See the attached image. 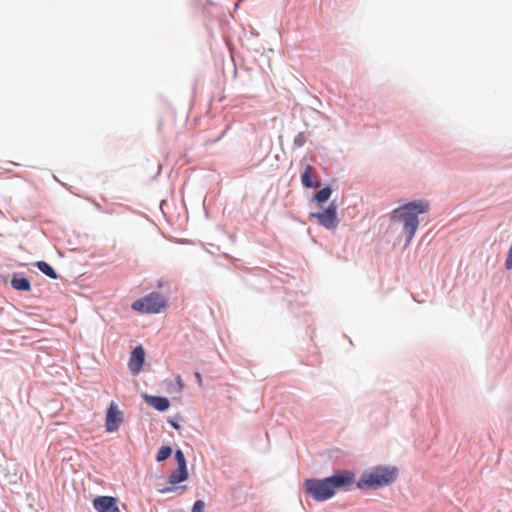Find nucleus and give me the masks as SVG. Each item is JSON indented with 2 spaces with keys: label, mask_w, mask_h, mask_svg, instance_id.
I'll return each mask as SVG.
<instances>
[{
  "label": "nucleus",
  "mask_w": 512,
  "mask_h": 512,
  "mask_svg": "<svg viewBox=\"0 0 512 512\" xmlns=\"http://www.w3.org/2000/svg\"><path fill=\"white\" fill-rule=\"evenodd\" d=\"M430 210V204L425 199L409 201L389 213V219L394 224H402L406 236V244H409L419 226V215Z\"/></svg>",
  "instance_id": "nucleus-1"
},
{
  "label": "nucleus",
  "mask_w": 512,
  "mask_h": 512,
  "mask_svg": "<svg viewBox=\"0 0 512 512\" xmlns=\"http://www.w3.org/2000/svg\"><path fill=\"white\" fill-rule=\"evenodd\" d=\"M399 469L391 465H375L364 470L356 487L360 490H378L391 485L398 477Z\"/></svg>",
  "instance_id": "nucleus-2"
},
{
  "label": "nucleus",
  "mask_w": 512,
  "mask_h": 512,
  "mask_svg": "<svg viewBox=\"0 0 512 512\" xmlns=\"http://www.w3.org/2000/svg\"><path fill=\"white\" fill-rule=\"evenodd\" d=\"M132 309L142 313L158 314L167 307V299L158 292H151L148 295L135 300Z\"/></svg>",
  "instance_id": "nucleus-3"
},
{
  "label": "nucleus",
  "mask_w": 512,
  "mask_h": 512,
  "mask_svg": "<svg viewBox=\"0 0 512 512\" xmlns=\"http://www.w3.org/2000/svg\"><path fill=\"white\" fill-rule=\"evenodd\" d=\"M304 491L317 502L329 500L334 496L326 477L305 479Z\"/></svg>",
  "instance_id": "nucleus-4"
},
{
  "label": "nucleus",
  "mask_w": 512,
  "mask_h": 512,
  "mask_svg": "<svg viewBox=\"0 0 512 512\" xmlns=\"http://www.w3.org/2000/svg\"><path fill=\"white\" fill-rule=\"evenodd\" d=\"M326 478L334 495L337 490H344L356 483L354 472L345 469L335 470L332 475Z\"/></svg>",
  "instance_id": "nucleus-5"
},
{
  "label": "nucleus",
  "mask_w": 512,
  "mask_h": 512,
  "mask_svg": "<svg viewBox=\"0 0 512 512\" xmlns=\"http://www.w3.org/2000/svg\"><path fill=\"white\" fill-rule=\"evenodd\" d=\"M310 218H316L318 223L326 229H334L338 225L337 205L332 201L322 212L310 213Z\"/></svg>",
  "instance_id": "nucleus-6"
},
{
  "label": "nucleus",
  "mask_w": 512,
  "mask_h": 512,
  "mask_svg": "<svg viewBox=\"0 0 512 512\" xmlns=\"http://www.w3.org/2000/svg\"><path fill=\"white\" fill-rule=\"evenodd\" d=\"M123 421L122 412L118 409V406L112 402L106 412L105 429L109 433H113L118 430Z\"/></svg>",
  "instance_id": "nucleus-7"
},
{
  "label": "nucleus",
  "mask_w": 512,
  "mask_h": 512,
  "mask_svg": "<svg viewBox=\"0 0 512 512\" xmlns=\"http://www.w3.org/2000/svg\"><path fill=\"white\" fill-rule=\"evenodd\" d=\"M145 362V350L141 345L134 347L130 354L128 368L132 375H137L143 368Z\"/></svg>",
  "instance_id": "nucleus-8"
},
{
  "label": "nucleus",
  "mask_w": 512,
  "mask_h": 512,
  "mask_svg": "<svg viewBox=\"0 0 512 512\" xmlns=\"http://www.w3.org/2000/svg\"><path fill=\"white\" fill-rule=\"evenodd\" d=\"M93 507L97 512H118L117 499L112 496H97L93 499Z\"/></svg>",
  "instance_id": "nucleus-9"
},
{
  "label": "nucleus",
  "mask_w": 512,
  "mask_h": 512,
  "mask_svg": "<svg viewBox=\"0 0 512 512\" xmlns=\"http://www.w3.org/2000/svg\"><path fill=\"white\" fill-rule=\"evenodd\" d=\"M142 398L148 405L159 412H165L170 407V400L165 396L143 394Z\"/></svg>",
  "instance_id": "nucleus-10"
},
{
  "label": "nucleus",
  "mask_w": 512,
  "mask_h": 512,
  "mask_svg": "<svg viewBox=\"0 0 512 512\" xmlns=\"http://www.w3.org/2000/svg\"><path fill=\"white\" fill-rule=\"evenodd\" d=\"M314 168L312 165H307L301 174V183L304 188L317 189L321 186V181L313 177Z\"/></svg>",
  "instance_id": "nucleus-11"
},
{
  "label": "nucleus",
  "mask_w": 512,
  "mask_h": 512,
  "mask_svg": "<svg viewBox=\"0 0 512 512\" xmlns=\"http://www.w3.org/2000/svg\"><path fill=\"white\" fill-rule=\"evenodd\" d=\"M11 287L17 291L28 292L31 290V283L27 277L14 274L11 281Z\"/></svg>",
  "instance_id": "nucleus-12"
},
{
  "label": "nucleus",
  "mask_w": 512,
  "mask_h": 512,
  "mask_svg": "<svg viewBox=\"0 0 512 512\" xmlns=\"http://www.w3.org/2000/svg\"><path fill=\"white\" fill-rule=\"evenodd\" d=\"M189 477L187 467H177L168 477V483L172 485L180 484Z\"/></svg>",
  "instance_id": "nucleus-13"
},
{
  "label": "nucleus",
  "mask_w": 512,
  "mask_h": 512,
  "mask_svg": "<svg viewBox=\"0 0 512 512\" xmlns=\"http://www.w3.org/2000/svg\"><path fill=\"white\" fill-rule=\"evenodd\" d=\"M332 192H333V190H332L331 186L327 185V186L321 188L320 190H318L314 194L312 200L315 201L318 205H322L330 199Z\"/></svg>",
  "instance_id": "nucleus-14"
},
{
  "label": "nucleus",
  "mask_w": 512,
  "mask_h": 512,
  "mask_svg": "<svg viewBox=\"0 0 512 512\" xmlns=\"http://www.w3.org/2000/svg\"><path fill=\"white\" fill-rule=\"evenodd\" d=\"M35 267H37L44 275H46L50 279L56 280L59 278V275L57 274L55 269L44 260L37 261L35 263Z\"/></svg>",
  "instance_id": "nucleus-15"
},
{
  "label": "nucleus",
  "mask_w": 512,
  "mask_h": 512,
  "mask_svg": "<svg viewBox=\"0 0 512 512\" xmlns=\"http://www.w3.org/2000/svg\"><path fill=\"white\" fill-rule=\"evenodd\" d=\"M173 452V449L169 445H164L159 448V450L156 453L155 460L157 462H163L167 460Z\"/></svg>",
  "instance_id": "nucleus-16"
},
{
  "label": "nucleus",
  "mask_w": 512,
  "mask_h": 512,
  "mask_svg": "<svg viewBox=\"0 0 512 512\" xmlns=\"http://www.w3.org/2000/svg\"><path fill=\"white\" fill-rule=\"evenodd\" d=\"M187 489V486L186 485H172L170 484L169 486H165L161 489L158 490L159 493L161 494H169V493H174V492H177L179 490L181 491H184Z\"/></svg>",
  "instance_id": "nucleus-17"
},
{
  "label": "nucleus",
  "mask_w": 512,
  "mask_h": 512,
  "mask_svg": "<svg viewBox=\"0 0 512 512\" xmlns=\"http://www.w3.org/2000/svg\"><path fill=\"white\" fill-rule=\"evenodd\" d=\"M174 459L177 467H187L185 455L181 449H176L174 452Z\"/></svg>",
  "instance_id": "nucleus-18"
},
{
  "label": "nucleus",
  "mask_w": 512,
  "mask_h": 512,
  "mask_svg": "<svg viewBox=\"0 0 512 512\" xmlns=\"http://www.w3.org/2000/svg\"><path fill=\"white\" fill-rule=\"evenodd\" d=\"M305 143H306V137H305L304 133L299 132L294 138L293 147L295 149L301 148L305 145Z\"/></svg>",
  "instance_id": "nucleus-19"
},
{
  "label": "nucleus",
  "mask_w": 512,
  "mask_h": 512,
  "mask_svg": "<svg viewBox=\"0 0 512 512\" xmlns=\"http://www.w3.org/2000/svg\"><path fill=\"white\" fill-rule=\"evenodd\" d=\"M184 388V382L180 375L175 377V385H172L170 388L171 392L180 393Z\"/></svg>",
  "instance_id": "nucleus-20"
},
{
  "label": "nucleus",
  "mask_w": 512,
  "mask_h": 512,
  "mask_svg": "<svg viewBox=\"0 0 512 512\" xmlns=\"http://www.w3.org/2000/svg\"><path fill=\"white\" fill-rule=\"evenodd\" d=\"M205 503L203 500H196L192 506L191 512H204Z\"/></svg>",
  "instance_id": "nucleus-21"
},
{
  "label": "nucleus",
  "mask_w": 512,
  "mask_h": 512,
  "mask_svg": "<svg viewBox=\"0 0 512 512\" xmlns=\"http://www.w3.org/2000/svg\"><path fill=\"white\" fill-rule=\"evenodd\" d=\"M168 423L175 429V430H180L181 426L180 424L178 423V421H176L175 419L173 418H169L168 419Z\"/></svg>",
  "instance_id": "nucleus-22"
},
{
  "label": "nucleus",
  "mask_w": 512,
  "mask_h": 512,
  "mask_svg": "<svg viewBox=\"0 0 512 512\" xmlns=\"http://www.w3.org/2000/svg\"><path fill=\"white\" fill-rule=\"evenodd\" d=\"M194 376L196 378V381H197L198 385L201 386L202 385V375H201V373L196 371L194 373Z\"/></svg>",
  "instance_id": "nucleus-23"
},
{
  "label": "nucleus",
  "mask_w": 512,
  "mask_h": 512,
  "mask_svg": "<svg viewBox=\"0 0 512 512\" xmlns=\"http://www.w3.org/2000/svg\"><path fill=\"white\" fill-rule=\"evenodd\" d=\"M158 287H162V281L158 282Z\"/></svg>",
  "instance_id": "nucleus-24"
}]
</instances>
